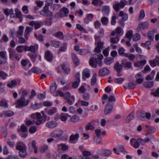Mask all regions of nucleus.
I'll return each instance as SVG.
<instances>
[{"mask_svg":"<svg viewBox=\"0 0 159 159\" xmlns=\"http://www.w3.org/2000/svg\"><path fill=\"white\" fill-rule=\"evenodd\" d=\"M17 143L18 144L16 147V149L19 151V156L22 158L25 157L27 155L26 145L22 142H19Z\"/></svg>","mask_w":159,"mask_h":159,"instance_id":"nucleus-1","label":"nucleus"},{"mask_svg":"<svg viewBox=\"0 0 159 159\" xmlns=\"http://www.w3.org/2000/svg\"><path fill=\"white\" fill-rule=\"evenodd\" d=\"M103 58V55L102 54L98 55L97 54H94L92 57V59H91L89 61V65L91 66H94V60L96 63L98 64L100 66H101V63L102 60Z\"/></svg>","mask_w":159,"mask_h":159,"instance_id":"nucleus-2","label":"nucleus"},{"mask_svg":"<svg viewBox=\"0 0 159 159\" xmlns=\"http://www.w3.org/2000/svg\"><path fill=\"white\" fill-rule=\"evenodd\" d=\"M9 57L10 59L14 60V58L18 61H19L21 57V55L17 53V52L13 48H8Z\"/></svg>","mask_w":159,"mask_h":159,"instance_id":"nucleus-3","label":"nucleus"},{"mask_svg":"<svg viewBox=\"0 0 159 159\" xmlns=\"http://www.w3.org/2000/svg\"><path fill=\"white\" fill-rule=\"evenodd\" d=\"M40 14L44 16L52 17L53 16L52 12L49 10V7L45 5L43 9L40 11Z\"/></svg>","mask_w":159,"mask_h":159,"instance_id":"nucleus-4","label":"nucleus"},{"mask_svg":"<svg viewBox=\"0 0 159 159\" xmlns=\"http://www.w3.org/2000/svg\"><path fill=\"white\" fill-rule=\"evenodd\" d=\"M127 2L125 0H121L120 2L114 3L113 5V8L116 12H118L120 8H123L126 4Z\"/></svg>","mask_w":159,"mask_h":159,"instance_id":"nucleus-5","label":"nucleus"},{"mask_svg":"<svg viewBox=\"0 0 159 159\" xmlns=\"http://www.w3.org/2000/svg\"><path fill=\"white\" fill-rule=\"evenodd\" d=\"M30 100L29 99H25V98H20L16 101L17 105L19 107H23L27 106Z\"/></svg>","mask_w":159,"mask_h":159,"instance_id":"nucleus-6","label":"nucleus"},{"mask_svg":"<svg viewBox=\"0 0 159 159\" xmlns=\"http://www.w3.org/2000/svg\"><path fill=\"white\" fill-rule=\"evenodd\" d=\"M114 68L116 72V75L117 76L120 77L122 75L121 71L123 66L122 64H120L118 61L116 62L114 65Z\"/></svg>","mask_w":159,"mask_h":159,"instance_id":"nucleus-7","label":"nucleus"},{"mask_svg":"<svg viewBox=\"0 0 159 159\" xmlns=\"http://www.w3.org/2000/svg\"><path fill=\"white\" fill-rule=\"evenodd\" d=\"M151 116V114L150 113L146 112L144 111L140 112V115L138 116L139 119L142 121H145L146 118L148 120L150 119Z\"/></svg>","mask_w":159,"mask_h":159,"instance_id":"nucleus-8","label":"nucleus"},{"mask_svg":"<svg viewBox=\"0 0 159 159\" xmlns=\"http://www.w3.org/2000/svg\"><path fill=\"white\" fill-rule=\"evenodd\" d=\"M112 152L111 151L104 148H102L98 150V153L101 156L108 157L111 154Z\"/></svg>","mask_w":159,"mask_h":159,"instance_id":"nucleus-9","label":"nucleus"},{"mask_svg":"<svg viewBox=\"0 0 159 159\" xmlns=\"http://www.w3.org/2000/svg\"><path fill=\"white\" fill-rule=\"evenodd\" d=\"M150 65L152 67H155L157 65L159 66V56H156L154 59L150 60L149 61Z\"/></svg>","mask_w":159,"mask_h":159,"instance_id":"nucleus-10","label":"nucleus"},{"mask_svg":"<svg viewBox=\"0 0 159 159\" xmlns=\"http://www.w3.org/2000/svg\"><path fill=\"white\" fill-rule=\"evenodd\" d=\"M113 105L111 102H108L107 104L104 109V113L105 115H107L112 111Z\"/></svg>","mask_w":159,"mask_h":159,"instance_id":"nucleus-11","label":"nucleus"},{"mask_svg":"<svg viewBox=\"0 0 159 159\" xmlns=\"http://www.w3.org/2000/svg\"><path fill=\"white\" fill-rule=\"evenodd\" d=\"M63 134V131L60 129L56 130L52 132L50 135L52 137L57 138L61 136Z\"/></svg>","mask_w":159,"mask_h":159,"instance_id":"nucleus-12","label":"nucleus"},{"mask_svg":"<svg viewBox=\"0 0 159 159\" xmlns=\"http://www.w3.org/2000/svg\"><path fill=\"white\" fill-rule=\"evenodd\" d=\"M38 48V44H35L34 45H31L29 47L25 46V51L36 52Z\"/></svg>","mask_w":159,"mask_h":159,"instance_id":"nucleus-13","label":"nucleus"},{"mask_svg":"<svg viewBox=\"0 0 159 159\" xmlns=\"http://www.w3.org/2000/svg\"><path fill=\"white\" fill-rule=\"evenodd\" d=\"M41 113L42 115V116L39 117L38 119L37 122L36 123V125H39L41 124L43 122H45L47 119V116L44 113L43 111H41Z\"/></svg>","mask_w":159,"mask_h":159,"instance_id":"nucleus-14","label":"nucleus"},{"mask_svg":"<svg viewBox=\"0 0 159 159\" xmlns=\"http://www.w3.org/2000/svg\"><path fill=\"white\" fill-rule=\"evenodd\" d=\"M149 24L148 22H145L142 23L138 25L137 30L138 31H140L147 28Z\"/></svg>","mask_w":159,"mask_h":159,"instance_id":"nucleus-15","label":"nucleus"},{"mask_svg":"<svg viewBox=\"0 0 159 159\" xmlns=\"http://www.w3.org/2000/svg\"><path fill=\"white\" fill-rule=\"evenodd\" d=\"M101 11L104 16H108L110 12V7L108 6L104 5L102 7Z\"/></svg>","mask_w":159,"mask_h":159,"instance_id":"nucleus-16","label":"nucleus"},{"mask_svg":"<svg viewBox=\"0 0 159 159\" xmlns=\"http://www.w3.org/2000/svg\"><path fill=\"white\" fill-rule=\"evenodd\" d=\"M30 92L29 89H21L20 92L21 94L20 98H25V97L28 96Z\"/></svg>","mask_w":159,"mask_h":159,"instance_id":"nucleus-17","label":"nucleus"},{"mask_svg":"<svg viewBox=\"0 0 159 159\" xmlns=\"http://www.w3.org/2000/svg\"><path fill=\"white\" fill-rule=\"evenodd\" d=\"M43 23V22L41 21L39 22L38 21H33L30 22L29 25L32 26L34 25L35 29L37 30L40 28Z\"/></svg>","mask_w":159,"mask_h":159,"instance_id":"nucleus-18","label":"nucleus"},{"mask_svg":"<svg viewBox=\"0 0 159 159\" xmlns=\"http://www.w3.org/2000/svg\"><path fill=\"white\" fill-rule=\"evenodd\" d=\"M90 76V70L88 68H85L82 71V78L85 80L86 78H89Z\"/></svg>","mask_w":159,"mask_h":159,"instance_id":"nucleus-19","label":"nucleus"},{"mask_svg":"<svg viewBox=\"0 0 159 159\" xmlns=\"http://www.w3.org/2000/svg\"><path fill=\"white\" fill-rule=\"evenodd\" d=\"M146 63V60H143L141 61H139L134 63V66L135 67H138L140 66L142 67H140V69H142L143 68V66H144Z\"/></svg>","mask_w":159,"mask_h":159,"instance_id":"nucleus-20","label":"nucleus"},{"mask_svg":"<svg viewBox=\"0 0 159 159\" xmlns=\"http://www.w3.org/2000/svg\"><path fill=\"white\" fill-rule=\"evenodd\" d=\"M46 112L49 115L52 116L55 114L57 111L56 107H52L51 109L45 108V109Z\"/></svg>","mask_w":159,"mask_h":159,"instance_id":"nucleus-21","label":"nucleus"},{"mask_svg":"<svg viewBox=\"0 0 159 159\" xmlns=\"http://www.w3.org/2000/svg\"><path fill=\"white\" fill-rule=\"evenodd\" d=\"M79 137V134L78 133H76L75 134L71 135L69 138V142L71 143H73V141L76 140L78 141Z\"/></svg>","mask_w":159,"mask_h":159,"instance_id":"nucleus-22","label":"nucleus"},{"mask_svg":"<svg viewBox=\"0 0 159 159\" xmlns=\"http://www.w3.org/2000/svg\"><path fill=\"white\" fill-rule=\"evenodd\" d=\"M43 107V104L42 103H37L35 102L34 104L31 103L30 108L32 110H36L39 109Z\"/></svg>","mask_w":159,"mask_h":159,"instance_id":"nucleus-23","label":"nucleus"},{"mask_svg":"<svg viewBox=\"0 0 159 159\" xmlns=\"http://www.w3.org/2000/svg\"><path fill=\"white\" fill-rule=\"evenodd\" d=\"M45 57L48 61L51 62L53 59L52 54L50 51H47L45 52Z\"/></svg>","mask_w":159,"mask_h":159,"instance_id":"nucleus-24","label":"nucleus"},{"mask_svg":"<svg viewBox=\"0 0 159 159\" xmlns=\"http://www.w3.org/2000/svg\"><path fill=\"white\" fill-rule=\"evenodd\" d=\"M110 73V71L108 69L106 68H104L100 70L99 74L100 75L103 76L108 75Z\"/></svg>","mask_w":159,"mask_h":159,"instance_id":"nucleus-25","label":"nucleus"},{"mask_svg":"<svg viewBox=\"0 0 159 159\" xmlns=\"http://www.w3.org/2000/svg\"><path fill=\"white\" fill-rule=\"evenodd\" d=\"M57 123L53 121L48 122L46 124V126L50 128H53L57 127Z\"/></svg>","mask_w":159,"mask_h":159,"instance_id":"nucleus-26","label":"nucleus"},{"mask_svg":"<svg viewBox=\"0 0 159 159\" xmlns=\"http://www.w3.org/2000/svg\"><path fill=\"white\" fill-rule=\"evenodd\" d=\"M103 43L101 41H98L97 43V46L94 49V52L97 53L101 52V49L103 46Z\"/></svg>","mask_w":159,"mask_h":159,"instance_id":"nucleus-27","label":"nucleus"},{"mask_svg":"<svg viewBox=\"0 0 159 159\" xmlns=\"http://www.w3.org/2000/svg\"><path fill=\"white\" fill-rule=\"evenodd\" d=\"M71 56L73 62L75 66H78L80 62V61L78 57L74 53H72Z\"/></svg>","mask_w":159,"mask_h":159,"instance_id":"nucleus-28","label":"nucleus"},{"mask_svg":"<svg viewBox=\"0 0 159 159\" xmlns=\"http://www.w3.org/2000/svg\"><path fill=\"white\" fill-rule=\"evenodd\" d=\"M121 64L125 68H129V61L127 59H125L121 61Z\"/></svg>","mask_w":159,"mask_h":159,"instance_id":"nucleus-29","label":"nucleus"},{"mask_svg":"<svg viewBox=\"0 0 159 159\" xmlns=\"http://www.w3.org/2000/svg\"><path fill=\"white\" fill-rule=\"evenodd\" d=\"M17 83L15 80H13L10 82H8L7 84V86L11 89L15 87Z\"/></svg>","mask_w":159,"mask_h":159,"instance_id":"nucleus-30","label":"nucleus"},{"mask_svg":"<svg viewBox=\"0 0 159 159\" xmlns=\"http://www.w3.org/2000/svg\"><path fill=\"white\" fill-rule=\"evenodd\" d=\"M94 122V120H92L90 122L88 123L87 125L85 126V128L86 131L90 130H93L94 127L93 125V123Z\"/></svg>","mask_w":159,"mask_h":159,"instance_id":"nucleus-31","label":"nucleus"},{"mask_svg":"<svg viewBox=\"0 0 159 159\" xmlns=\"http://www.w3.org/2000/svg\"><path fill=\"white\" fill-rule=\"evenodd\" d=\"M52 19L53 18L52 17H50L49 18H47L43 22L44 23L45 25L50 26L52 24Z\"/></svg>","mask_w":159,"mask_h":159,"instance_id":"nucleus-32","label":"nucleus"},{"mask_svg":"<svg viewBox=\"0 0 159 159\" xmlns=\"http://www.w3.org/2000/svg\"><path fill=\"white\" fill-rule=\"evenodd\" d=\"M93 15L92 14H88L84 19V22L88 24L93 18Z\"/></svg>","mask_w":159,"mask_h":159,"instance_id":"nucleus-33","label":"nucleus"},{"mask_svg":"<svg viewBox=\"0 0 159 159\" xmlns=\"http://www.w3.org/2000/svg\"><path fill=\"white\" fill-rule=\"evenodd\" d=\"M119 16L122 17V20L124 21L128 18V15L127 14H124L122 11H120L119 13Z\"/></svg>","mask_w":159,"mask_h":159,"instance_id":"nucleus-34","label":"nucleus"},{"mask_svg":"<svg viewBox=\"0 0 159 159\" xmlns=\"http://www.w3.org/2000/svg\"><path fill=\"white\" fill-rule=\"evenodd\" d=\"M114 58L111 57H107L104 59V62L107 65H110L114 61Z\"/></svg>","mask_w":159,"mask_h":159,"instance_id":"nucleus-35","label":"nucleus"},{"mask_svg":"<svg viewBox=\"0 0 159 159\" xmlns=\"http://www.w3.org/2000/svg\"><path fill=\"white\" fill-rule=\"evenodd\" d=\"M61 68L63 70L65 74H69L70 72V69L69 67H67L65 64L61 65Z\"/></svg>","mask_w":159,"mask_h":159,"instance_id":"nucleus-36","label":"nucleus"},{"mask_svg":"<svg viewBox=\"0 0 159 159\" xmlns=\"http://www.w3.org/2000/svg\"><path fill=\"white\" fill-rule=\"evenodd\" d=\"M53 36L56 38H58L59 39L62 40V38L63 36V34L61 31H57L55 34H53Z\"/></svg>","mask_w":159,"mask_h":159,"instance_id":"nucleus-37","label":"nucleus"},{"mask_svg":"<svg viewBox=\"0 0 159 159\" xmlns=\"http://www.w3.org/2000/svg\"><path fill=\"white\" fill-rule=\"evenodd\" d=\"M24 28V27L23 26L20 25L19 26V30L17 32V34L16 35L18 37L22 35Z\"/></svg>","mask_w":159,"mask_h":159,"instance_id":"nucleus-38","label":"nucleus"},{"mask_svg":"<svg viewBox=\"0 0 159 159\" xmlns=\"http://www.w3.org/2000/svg\"><path fill=\"white\" fill-rule=\"evenodd\" d=\"M35 52H32L31 53H29L28 54V55L32 59V61L34 62L35 61V58L37 56V54Z\"/></svg>","mask_w":159,"mask_h":159,"instance_id":"nucleus-39","label":"nucleus"},{"mask_svg":"<svg viewBox=\"0 0 159 159\" xmlns=\"http://www.w3.org/2000/svg\"><path fill=\"white\" fill-rule=\"evenodd\" d=\"M41 117V114L40 113L37 112L35 113H33L31 115V117L34 119H36V121L35 124H36V122L38 120V119L39 118V117Z\"/></svg>","mask_w":159,"mask_h":159,"instance_id":"nucleus-40","label":"nucleus"},{"mask_svg":"<svg viewBox=\"0 0 159 159\" xmlns=\"http://www.w3.org/2000/svg\"><path fill=\"white\" fill-rule=\"evenodd\" d=\"M101 21L104 25H107L108 23V18L105 16H103L102 17Z\"/></svg>","mask_w":159,"mask_h":159,"instance_id":"nucleus-41","label":"nucleus"},{"mask_svg":"<svg viewBox=\"0 0 159 159\" xmlns=\"http://www.w3.org/2000/svg\"><path fill=\"white\" fill-rule=\"evenodd\" d=\"M97 81V74L96 73H93V77L91 81V84L93 86L96 82Z\"/></svg>","mask_w":159,"mask_h":159,"instance_id":"nucleus-42","label":"nucleus"},{"mask_svg":"<svg viewBox=\"0 0 159 159\" xmlns=\"http://www.w3.org/2000/svg\"><path fill=\"white\" fill-rule=\"evenodd\" d=\"M57 85L55 83H52L51 84L50 91L52 93H54L56 89Z\"/></svg>","mask_w":159,"mask_h":159,"instance_id":"nucleus-43","label":"nucleus"},{"mask_svg":"<svg viewBox=\"0 0 159 159\" xmlns=\"http://www.w3.org/2000/svg\"><path fill=\"white\" fill-rule=\"evenodd\" d=\"M25 46L20 45L17 47L16 50L18 53H21L23 52V50L25 51Z\"/></svg>","mask_w":159,"mask_h":159,"instance_id":"nucleus-44","label":"nucleus"},{"mask_svg":"<svg viewBox=\"0 0 159 159\" xmlns=\"http://www.w3.org/2000/svg\"><path fill=\"white\" fill-rule=\"evenodd\" d=\"M65 98L66 99L70 98L72 100L74 101H75V97L73 96H71L69 92H67L66 93L65 95Z\"/></svg>","mask_w":159,"mask_h":159,"instance_id":"nucleus-45","label":"nucleus"},{"mask_svg":"<svg viewBox=\"0 0 159 159\" xmlns=\"http://www.w3.org/2000/svg\"><path fill=\"white\" fill-rule=\"evenodd\" d=\"M31 70L33 73L35 74H39L42 72L41 70L36 67L33 68L31 69Z\"/></svg>","mask_w":159,"mask_h":159,"instance_id":"nucleus-46","label":"nucleus"},{"mask_svg":"<svg viewBox=\"0 0 159 159\" xmlns=\"http://www.w3.org/2000/svg\"><path fill=\"white\" fill-rule=\"evenodd\" d=\"M59 42L56 41H52L51 42V45L55 48H58L60 47L59 46Z\"/></svg>","mask_w":159,"mask_h":159,"instance_id":"nucleus-47","label":"nucleus"},{"mask_svg":"<svg viewBox=\"0 0 159 159\" xmlns=\"http://www.w3.org/2000/svg\"><path fill=\"white\" fill-rule=\"evenodd\" d=\"M133 40L136 42L139 40L141 38V36L139 34L137 33L133 36Z\"/></svg>","mask_w":159,"mask_h":159,"instance_id":"nucleus-48","label":"nucleus"},{"mask_svg":"<svg viewBox=\"0 0 159 159\" xmlns=\"http://www.w3.org/2000/svg\"><path fill=\"white\" fill-rule=\"evenodd\" d=\"M0 106L5 108H7L8 107L7 103L5 100H2L0 102Z\"/></svg>","mask_w":159,"mask_h":159,"instance_id":"nucleus-49","label":"nucleus"},{"mask_svg":"<svg viewBox=\"0 0 159 159\" xmlns=\"http://www.w3.org/2000/svg\"><path fill=\"white\" fill-rule=\"evenodd\" d=\"M8 76L7 74L5 72L0 71V78L1 79L5 80Z\"/></svg>","mask_w":159,"mask_h":159,"instance_id":"nucleus-50","label":"nucleus"},{"mask_svg":"<svg viewBox=\"0 0 159 159\" xmlns=\"http://www.w3.org/2000/svg\"><path fill=\"white\" fill-rule=\"evenodd\" d=\"M124 80L123 78H115L114 79V82L116 84H121Z\"/></svg>","mask_w":159,"mask_h":159,"instance_id":"nucleus-51","label":"nucleus"},{"mask_svg":"<svg viewBox=\"0 0 159 159\" xmlns=\"http://www.w3.org/2000/svg\"><path fill=\"white\" fill-rule=\"evenodd\" d=\"M17 130H20V132H27L28 129L24 125H22L20 128L19 129H18Z\"/></svg>","mask_w":159,"mask_h":159,"instance_id":"nucleus-52","label":"nucleus"},{"mask_svg":"<svg viewBox=\"0 0 159 159\" xmlns=\"http://www.w3.org/2000/svg\"><path fill=\"white\" fill-rule=\"evenodd\" d=\"M37 130V128L35 126H32L30 127L29 131L30 134L35 133Z\"/></svg>","mask_w":159,"mask_h":159,"instance_id":"nucleus-53","label":"nucleus"},{"mask_svg":"<svg viewBox=\"0 0 159 159\" xmlns=\"http://www.w3.org/2000/svg\"><path fill=\"white\" fill-rule=\"evenodd\" d=\"M60 11L61 12L62 11L64 13L65 16H67L69 12L68 9L67 8L63 7L61 9Z\"/></svg>","mask_w":159,"mask_h":159,"instance_id":"nucleus-54","label":"nucleus"},{"mask_svg":"<svg viewBox=\"0 0 159 159\" xmlns=\"http://www.w3.org/2000/svg\"><path fill=\"white\" fill-rule=\"evenodd\" d=\"M133 47L135 48L136 52L139 53H142V50L140 48L138 47V44L137 43L134 44L133 45Z\"/></svg>","mask_w":159,"mask_h":159,"instance_id":"nucleus-55","label":"nucleus"},{"mask_svg":"<svg viewBox=\"0 0 159 159\" xmlns=\"http://www.w3.org/2000/svg\"><path fill=\"white\" fill-rule=\"evenodd\" d=\"M46 97L45 93H40L37 95V98L40 100H43Z\"/></svg>","mask_w":159,"mask_h":159,"instance_id":"nucleus-56","label":"nucleus"},{"mask_svg":"<svg viewBox=\"0 0 159 159\" xmlns=\"http://www.w3.org/2000/svg\"><path fill=\"white\" fill-rule=\"evenodd\" d=\"M119 38L118 37L111 38V42L112 44H115L117 43L119 41Z\"/></svg>","mask_w":159,"mask_h":159,"instance_id":"nucleus-57","label":"nucleus"},{"mask_svg":"<svg viewBox=\"0 0 159 159\" xmlns=\"http://www.w3.org/2000/svg\"><path fill=\"white\" fill-rule=\"evenodd\" d=\"M94 140L95 143L97 144H102V139L100 137H97L94 138Z\"/></svg>","mask_w":159,"mask_h":159,"instance_id":"nucleus-58","label":"nucleus"},{"mask_svg":"<svg viewBox=\"0 0 159 159\" xmlns=\"http://www.w3.org/2000/svg\"><path fill=\"white\" fill-rule=\"evenodd\" d=\"M149 130L150 131L149 133H148L146 134V136H147L148 135L151 133H153L156 131V129L155 128L152 126H150L149 127Z\"/></svg>","mask_w":159,"mask_h":159,"instance_id":"nucleus-59","label":"nucleus"},{"mask_svg":"<svg viewBox=\"0 0 159 159\" xmlns=\"http://www.w3.org/2000/svg\"><path fill=\"white\" fill-rule=\"evenodd\" d=\"M17 132L21 137L25 138L28 136V134L27 133V132H20V130H17Z\"/></svg>","mask_w":159,"mask_h":159,"instance_id":"nucleus-60","label":"nucleus"},{"mask_svg":"<svg viewBox=\"0 0 159 159\" xmlns=\"http://www.w3.org/2000/svg\"><path fill=\"white\" fill-rule=\"evenodd\" d=\"M15 11L16 12V18H17L18 17H20L21 16H23V15H22L21 11L18 9H16L15 10Z\"/></svg>","mask_w":159,"mask_h":159,"instance_id":"nucleus-61","label":"nucleus"},{"mask_svg":"<svg viewBox=\"0 0 159 159\" xmlns=\"http://www.w3.org/2000/svg\"><path fill=\"white\" fill-rule=\"evenodd\" d=\"M80 81L79 80H75V81L73 83L72 87L75 89L77 88L78 86V85Z\"/></svg>","mask_w":159,"mask_h":159,"instance_id":"nucleus-62","label":"nucleus"},{"mask_svg":"<svg viewBox=\"0 0 159 159\" xmlns=\"http://www.w3.org/2000/svg\"><path fill=\"white\" fill-rule=\"evenodd\" d=\"M71 38L72 36L71 35H70V34H68L64 36L63 35V36L62 38V40L66 41L71 39Z\"/></svg>","mask_w":159,"mask_h":159,"instance_id":"nucleus-63","label":"nucleus"},{"mask_svg":"<svg viewBox=\"0 0 159 159\" xmlns=\"http://www.w3.org/2000/svg\"><path fill=\"white\" fill-rule=\"evenodd\" d=\"M79 120V117L75 115L72 116L71 118V121L74 122H77Z\"/></svg>","mask_w":159,"mask_h":159,"instance_id":"nucleus-64","label":"nucleus"}]
</instances>
